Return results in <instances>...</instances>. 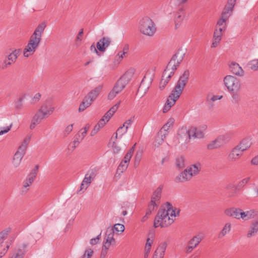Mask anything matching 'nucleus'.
<instances>
[{"mask_svg": "<svg viewBox=\"0 0 258 258\" xmlns=\"http://www.w3.org/2000/svg\"><path fill=\"white\" fill-rule=\"evenodd\" d=\"M11 230L10 228H7L0 232V240L2 242L7 238L9 233L11 232Z\"/></svg>", "mask_w": 258, "mask_h": 258, "instance_id": "43", "label": "nucleus"}, {"mask_svg": "<svg viewBox=\"0 0 258 258\" xmlns=\"http://www.w3.org/2000/svg\"><path fill=\"white\" fill-rule=\"evenodd\" d=\"M201 169V165L197 163L187 167L176 178L180 182H185L191 178L193 176L199 173Z\"/></svg>", "mask_w": 258, "mask_h": 258, "instance_id": "6", "label": "nucleus"}, {"mask_svg": "<svg viewBox=\"0 0 258 258\" xmlns=\"http://www.w3.org/2000/svg\"><path fill=\"white\" fill-rule=\"evenodd\" d=\"M175 209H173L172 205L167 203L162 206L155 218L154 226L155 228L158 227H166L171 225L174 221L175 217L178 215Z\"/></svg>", "mask_w": 258, "mask_h": 258, "instance_id": "1", "label": "nucleus"}, {"mask_svg": "<svg viewBox=\"0 0 258 258\" xmlns=\"http://www.w3.org/2000/svg\"><path fill=\"white\" fill-rule=\"evenodd\" d=\"M258 215L257 211L254 209H250L246 211L242 212L241 219L244 221H247L251 219H253Z\"/></svg>", "mask_w": 258, "mask_h": 258, "instance_id": "25", "label": "nucleus"}, {"mask_svg": "<svg viewBox=\"0 0 258 258\" xmlns=\"http://www.w3.org/2000/svg\"><path fill=\"white\" fill-rule=\"evenodd\" d=\"M21 49H16L12 51L9 55L6 56L5 59L0 65V68L5 70L14 63L21 53Z\"/></svg>", "mask_w": 258, "mask_h": 258, "instance_id": "8", "label": "nucleus"}, {"mask_svg": "<svg viewBox=\"0 0 258 258\" xmlns=\"http://www.w3.org/2000/svg\"><path fill=\"white\" fill-rule=\"evenodd\" d=\"M102 86H99L91 91L86 97L92 103L99 94Z\"/></svg>", "mask_w": 258, "mask_h": 258, "instance_id": "30", "label": "nucleus"}, {"mask_svg": "<svg viewBox=\"0 0 258 258\" xmlns=\"http://www.w3.org/2000/svg\"><path fill=\"white\" fill-rule=\"evenodd\" d=\"M184 54L176 53L173 55L168 63L162 75V79L160 82L159 89L162 90L168 84L175 71L182 61Z\"/></svg>", "mask_w": 258, "mask_h": 258, "instance_id": "3", "label": "nucleus"}, {"mask_svg": "<svg viewBox=\"0 0 258 258\" xmlns=\"http://www.w3.org/2000/svg\"><path fill=\"white\" fill-rule=\"evenodd\" d=\"M30 141V137H26L23 140L21 145L18 148V151L25 154V151Z\"/></svg>", "mask_w": 258, "mask_h": 258, "instance_id": "38", "label": "nucleus"}, {"mask_svg": "<svg viewBox=\"0 0 258 258\" xmlns=\"http://www.w3.org/2000/svg\"><path fill=\"white\" fill-rule=\"evenodd\" d=\"M90 127V125L89 124H86L85 127L82 128L80 131L79 134L77 135V137H78L80 140H83L84 137L86 136L87 132L88 131Z\"/></svg>", "mask_w": 258, "mask_h": 258, "instance_id": "40", "label": "nucleus"}, {"mask_svg": "<svg viewBox=\"0 0 258 258\" xmlns=\"http://www.w3.org/2000/svg\"><path fill=\"white\" fill-rule=\"evenodd\" d=\"M100 127L98 126L97 124L94 127V128L91 132L90 135L91 136H94L95 134H96L100 130Z\"/></svg>", "mask_w": 258, "mask_h": 258, "instance_id": "61", "label": "nucleus"}, {"mask_svg": "<svg viewBox=\"0 0 258 258\" xmlns=\"http://www.w3.org/2000/svg\"><path fill=\"white\" fill-rule=\"evenodd\" d=\"M189 73L188 71L184 72L179 78V80L173 90L169 96L167 101L163 107V112H167L171 107L173 106L176 101L181 95L182 91L185 86L189 78Z\"/></svg>", "mask_w": 258, "mask_h": 258, "instance_id": "2", "label": "nucleus"}, {"mask_svg": "<svg viewBox=\"0 0 258 258\" xmlns=\"http://www.w3.org/2000/svg\"><path fill=\"white\" fill-rule=\"evenodd\" d=\"M118 94L117 92L114 90L113 89L111 90V91L109 93L108 95V98L109 100H112L115 98L116 95Z\"/></svg>", "mask_w": 258, "mask_h": 258, "instance_id": "56", "label": "nucleus"}, {"mask_svg": "<svg viewBox=\"0 0 258 258\" xmlns=\"http://www.w3.org/2000/svg\"><path fill=\"white\" fill-rule=\"evenodd\" d=\"M223 34L219 32L214 31L211 44L212 48H215L218 46L219 43L222 39Z\"/></svg>", "mask_w": 258, "mask_h": 258, "instance_id": "32", "label": "nucleus"}, {"mask_svg": "<svg viewBox=\"0 0 258 258\" xmlns=\"http://www.w3.org/2000/svg\"><path fill=\"white\" fill-rule=\"evenodd\" d=\"M236 0H228L223 12L227 13L230 15L232 13Z\"/></svg>", "mask_w": 258, "mask_h": 258, "instance_id": "33", "label": "nucleus"}, {"mask_svg": "<svg viewBox=\"0 0 258 258\" xmlns=\"http://www.w3.org/2000/svg\"><path fill=\"white\" fill-rule=\"evenodd\" d=\"M46 24L45 23L40 24L35 29L34 33L31 36L41 41L42 34L43 33Z\"/></svg>", "mask_w": 258, "mask_h": 258, "instance_id": "27", "label": "nucleus"}, {"mask_svg": "<svg viewBox=\"0 0 258 258\" xmlns=\"http://www.w3.org/2000/svg\"><path fill=\"white\" fill-rule=\"evenodd\" d=\"M9 247L10 245L8 244L7 245L5 248H4L2 251H0V258H2L3 256H4L6 254Z\"/></svg>", "mask_w": 258, "mask_h": 258, "instance_id": "63", "label": "nucleus"}, {"mask_svg": "<svg viewBox=\"0 0 258 258\" xmlns=\"http://www.w3.org/2000/svg\"><path fill=\"white\" fill-rule=\"evenodd\" d=\"M94 253V251L90 248L86 249L84 251V254L80 257V258H91Z\"/></svg>", "mask_w": 258, "mask_h": 258, "instance_id": "46", "label": "nucleus"}, {"mask_svg": "<svg viewBox=\"0 0 258 258\" xmlns=\"http://www.w3.org/2000/svg\"><path fill=\"white\" fill-rule=\"evenodd\" d=\"M97 175V170L95 168L89 169L85 175V177L80 185L79 191L84 192L89 186L91 182L94 180Z\"/></svg>", "mask_w": 258, "mask_h": 258, "instance_id": "9", "label": "nucleus"}, {"mask_svg": "<svg viewBox=\"0 0 258 258\" xmlns=\"http://www.w3.org/2000/svg\"><path fill=\"white\" fill-rule=\"evenodd\" d=\"M12 125L13 124L11 123L10 125L4 127V130L0 131V136L9 132L11 130Z\"/></svg>", "mask_w": 258, "mask_h": 258, "instance_id": "57", "label": "nucleus"}, {"mask_svg": "<svg viewBox=\"0 0 258 258\" xmlns=\"http://www.w3.org/2000/svg\"><path fill=\"white\" fill-rule=\"evenodd\" d=\"M54 108L46 104L42 105L33 116L30 125L31 130L34 129L36 125L39 124L45 118L49 116L53 112Z\"/></svg>", "mask_w": 258, "mask_h": 258, "instance_id": "4", "label": "nucleus"}, {"mask_svg": "<svg viewBox=\"0 0 258 258\" xmlns=\"http://www.w3.org/2000/svg\"><path fill=\"white\" fill-rule=\"evenodd\" d=\"M41 95L39 93H36L32 99V103H35L40 99Z\"/></svg>", "mask_w": 258, "mask_h": 258, "instance_id": "59", "label": "nucleus"}, {"mask_svg": "<svg viewBox=\"0 0 258 258\" xmlns=\"http://www.w3.org/2000/svg\"><path fill=\"white\" fill-rule=\"evenodd\" d=\"M223 83L229 92L240 91L241 84L239 79L232 75H227L223 79Z\"/></svg>", "mask_w": 258, "mask_h": 258, "instance_id": "7", "label": "nucleus"}, {"mask_svg": "<svg viewBox=\"0 0 258 258\" xmlns=\"http://www.w3.org/2000/svg\"><path fill=\"white\" fill-rule=\"evenodd\" d=\"M38 166H36L35 168H34L31 172L28 175L27 177L26 178V180L29 183H32L33 182L34 180L36 177V175L37 174Z\"/></svg>", "mask_w": 258, "mask_h": 258, "instance_id": "36", "label": "nucleus"}, {"mask_svg": "<svg viewBox=\"0 0 258 258\" xmlns=\"http://www.w3.org/2000/svg\"><path fill=\"white\" fill-rule=\"evenodd\" d=\"M242 210L239 208H229L225 210V213L228 216L233 217L237 219H241Z\"/></svg>", "mask_w": 258, "mask_h": 258, "instance_id": "22", "label": "nucleus"}, {"mask_svg": "<svg viewBox=\"0 0 258 258\" xmlns=\"http://www.w3.org/2000/svg\"><path fill=\"white\" fill-rule=\"evenodd\" d=\"M108 249H109V248L102 245L100 257V258H105L107 254Z\"/></svg>", "mask_w": 258, "mask_h": 258, "instance_id": "53", "label": "nucleus"}, {"mask_svg": "<svg viewBox=\"0 0 258 258\" xmlns=\"http://www.w3.org/2000/svg\"><path fill=\"white\" fill-rule=\"evenodd\" d=\"M229 139L230 137L227 134L220 135L215 140L209 144L207 146V148L209 150H213L219 148L228 143Z\"/></svg>", "mask_w": 258, "mask_h": 258, "instance_id": "13", "label": "nucleus"}, {"mask_svg": "<svg viewBox=\"0 0 258 258\" xmlns=\"http://www.w3.org/2000/svg\"><path fill=\"white\" fill-rule=\"evenodd\" d=\"M24 153L21 152L19 151H18L16 152L15 155H14V157L12 161L13 166L15 168L18 167L21 162L22 159H23Z\"/></svg>", "mask_w": 258, "mask_h": 258, "instance_id": "28", "label": "nucleus"}, {"mask_svg": "<svg viewBox=\"0 0 258 258\" xmlns=\"http://www.w3.org/2000/svg\"><path fill=\"white\" fill-rule=\"evenodd\" d=\"M73 128V124L68 125L63 132L64 137H67L72 131Z\"/></svg>", "mask_w": 258, "mask_h": 258, "instance_id": "52", "label": "nucleus"}, {"mask_svg": "<svg viewBox=\"0 0 258 258\" xmlns=\"http://www.w3.org/2000/svg\"><path fill=\"white\" fill-rule=\"evenodd\" d=\"M40 42V40L31 36L27 45L24 49V56L26 57H28L29 56L32 55L38 47Z\"/></svg>", "mask_w": 258, "mask_h": 258, "instance_id": "10", "label": "nucleus"}, {"mask_svg": "<svg viewBox=\"0 0 258 258\" xmlns=\"http://www.w3.org/2000/svg\"><path fill=\"white\" fill-rule=\"evenodd\" d=\"M81 141V140H80V139L76 136L74 141L70 144L69 150H74L79 145Z\"/></svg>", "mask_w": 258, "mask_h": 258, "instance_id": "47", "label": "nucleus"}, {"mask_svg": "<svg viewBox=\"0 0 258 258\" xmlns=\"http://www.w3.org/2000/svg\"><path fill=\"white\" fill-rule=\"evenodd\" d=\"M258 232V221H255L251 223L249 229L247 232V237H251L254 236Z\"/></svg>", "mask_w": 258, "mask_h": 258, "instance_id": "31", "label": "nucleus"}, {"mask_svg": "<svg viewBox=\"0 0 258 258\" xmlns=\"http://www.w3.org/2000/svg\"><path fill=\"white\" fill-rule=\"evenodd\" d=\"M134 152V147H133L126 153L123 160L120 162L119 166H118V171L120 172L121 173H123L126 170Z\"/></svg>", "mask_w": 258, "mask_h": 258, "instance_id": "14", "label": "nucleus"}, {"mask_svg": "<svg viewBox=\"0 0 258 258\" xmlns=\"http://www.w3.org/2000/svg\"><path fill=\"white\" fill-rule=\"evenodd\" d=\"M154 238L153 237L151 238H148L146 240V243L145 246V250L151 251V246L153 243Z\"/></svg>", "mask_w": 258, "mask_h": 258, "instance_id": "48", "label": "nucleus"}, {"mask_svg": "<svg viewBox=\"0 0 258 258\" xmlns=\"http://www.w3.org/2000/svg\"><path fill=\"white\" fill-rule=\"evenodd\" d=\"M204 238V234L202 233H198L194 236L188 242V245L186 248V252L190 253L195 248Z\"/></svg>", "mask_w": 258, "mask_h": 258, "instance_id": "16", "label": "nucleus"}, {"mask_svg": "<svg viewBox=\"0 0 258 258\" xmlns=\"http://www.w3.org/2000/svg\"><path fill=\"white\" fill-rule=\"evenodd\" d=\"M250 163L253 165H258V155L251 160Z\"/></svg>", "mask_w": 258, "mask_h": 258, "instance_id": "64", "label": "nucleus"}, {"mask_svg": "<svg viewBox=\"0 0 258 258\" xmlns=\"http://www.w3.org/2000/svg\"><path fill=\"white\" fill-rule=\"evenodd\" d=\"M23 105V103H22L20 102H19L17 100H16L15 102V103H14L15 108L17 110H20V109H22Z\"/></svg>", "mask_w": 258, "mask_h": 258, "instance_id": "62", "label": "nucleus"}, {"mask_svg": "<svg viewBox=\"0 0 258 258\" xmlns=\"http://www.w3.org/2000/svg\"><path fill=\"white\" fill-rule=\"evenodd\" d=\"M114 235L113 229H108L104 238L103 245L109 248L111 246H115L116 245V240L114 238Z\"/></svg>", "mask_w": 258, "mask_h": 258, "instance_id": "18", "label": "nucleus"}, {"mask_svg": "<svg viewBox=\"0 0 258 258\" xmlns=\"http://www.w3.org/2000/svg\"><path fill=\"white\" fill-rule=\"evenodd\" d=\"M111 40L108 37H103L97 43L96 47L95 45H92L90 49L92 51L98 53L96 48L100 51H104L109 45Z\"/></svg>", "mask_w": 258, "mask_h": 258, "instance_id": "15", "label": "nucleus"}, {"mask_svg": "<svg viewBox=\"0 0 258 258\" xmlns=\"http://www.w3.org/2000/svg\"><path fill=\"white\" fill-rule=\"evenodd\" d=\"M229 68L230 72L236 76L242 77L244 76V72L238 63L232 61L230 62Z\"/></svg>", "mask_w": 258, "mask_h": 258, "instance_id": "20", "label": "nucleus"}, {"mask_svg": "<svg viewBox=\"0 0 258 258\" xmlns=\"http://www.w3.org/2000/svg\"><path fill=\"white\" fill-rule=\"evenodd\" d=\"M112 229L113 230H115L116 232H122L124 230V226L121 224H115Z\"/></svg>", "mask_w": 258, "mask_h": 258, "instance_id": "51", "label": "nucleus"}, {"mask_svg": "<svg viewBox=\"0 0 258 258\" xmlns=\"http://www.w3.org/2000/svg\"><path fill=\"white\" fill-rule=\"evenodd\" d=\"M128 82V78L125 74L117 81L113 89L119 93L124 89Z\"/></svg>", "mask_w": 258, "mask_h": 258, "instance_id": "19", "label": "nucleus"}, {"mask_svg": "<svg viewBox=\"0 0 258 258\" xmlns=\"http://www.w3.org/2000/svg\"><path fill=\"white\" fill-rule=\"evenodd\" d=\"M166 247V242L160 243L155 251L153 258H163Z\"/></svg>", "mask_w": 258, "mask_h": 258, "instance_id": "23", "label": "nucleus"}, {"mask_svg": "<svg viewBox=\"0 0 258 258\" xmlns=\"http://www.w3.org/2000/svg\"><path fill=\"white\" fill-rule=\"evenodd\" d=\"M243 152L236 146L230 151L227 156V160L230 162H235L239 160Z\"/></svg>", "mask_w": 258, "mask_h": 258, "instance_id": "17", "label": "nucleus"}, {"mask_svg": "<svg viewBox=\"0 0 258 258\" xmlns=\"http://www.w3.org/2000/svg\"><path fill=\"white\" fill-rule=\"evenodd\" d=\"M167 135V133L162 134V131H160L155 137L153 145L155 148L159 147L163 142Z\"/></svg>", "mask_w": 258, "mask_h": 258, "instance_id": "29", "label": "nucleus"}, {"mask_svg": "<svg viewBox=\"0 0 258 258\" xmlns=\"http://www.w3.org/2000/svg\"><path fill=\"white\" fill-rule=\"evenodd\" d=\"M92 102L90 101L88 98L85 97L81 103L80 104L78 111L79 112H82L85 110L86 108L89 107L91 104Z\"/></svg>", "mask_w": 258, "mask_h": 258, "instance_id": "37", "label": "nucleus"}, {"mask_svg": "<svg viewBox=\"0 0 258 258\" xmlns=\"http://www.w3.org/2000/svg\"><path fill=\"white\" fill-rule=\"evenodd\" d=\"M101 237V233L97 236L96 237L92 238L90 240V244L93 245L98 243Z\"/></svg>", "mask_w": 258, "mask_h": 258, "instance_id": "54", "label": "nucleus"}, {"mask_svg": "<svg viewBox=\"0 0 258 258\" xmlns=\"http://www.w3.org/2000/svg\"><path fill=\"white\" fill-rule=\"evenodd\" d=\"M108 121H107L106 119H105V117H104V115L102 117V118L98 121L97 125L101 128L105 125V124Z\"/></svg>", "mask_w": 258, "mask_h": 258, "instance_id": "55", "label": "nucleus"}, {"mask_svg": "<svg viewBox=\"0 0 258 258\" xmlns=\"http://www.w3.org/2000/svg\"><path fill=\"white\" fill-rule=\"evenodd\" d=\"M32 183H29L27 180L25 179L23 181V186L21 188V192L22 194H25L27 192V191L29 190V187Z\"/></svg>", "mask_w": 258, "mask_h": 258, "instance_id": "44", "label": "nucleus"}, {"mask_svg": "<svg viewBox=\"0 0 258 258\" xmlns=\"http://www.w3.org/2000/svg\"><path fill=\"white\" fill-rule=\"evenodd\" d=\"M239 92L240 91L230 92H229L231 95L232 102L234 103H238L241 100L240 96L239 94Z\"/></svg>", "mask_w": 258, "mask_h": 258, "instance_id": "42", "label": "nucleus"}, {"mask_svg": "<svg viewBox=\"0 0 258 258\" xmlns=\"http://www.w3.org/2000/svg\"><path fill=\"white\" fill-rule=\"evenodd\" d=\"M231 229V224L229 222H227L225 223L224 227L221 230V231L219 232L218 234V237L219 238H222L223 237H224L226 234L229 233Z\"/></svg>", "mask_w": 258, "mask_h": 258, "instance_id": "34", "label": "nucleus"}, {"mask_svg": "<svg viewBox=\"0 0 258 258\" xmlns=\"http://www.w3.org/2000/svg\"><path fill=\"white\" fill-rule=\"evenodd\" d=\"M127 130H126V128H125L124 127H123V126L119 127L117 129L116 132L115 133V139H116L117 138L118 135H119L120 137H121L123 135H124L125 133H126V132H127Z\"/></svg>", "mask_w": 258, "mask_h": 258, "instance_id": "50", "label": "nucleus"}, {"mask_svg": "<svg viewBox=\"0 0 258 258\" xmlns=\"http://www.w3.org/2000/svg\"><path fill=\"white\" fill-rule=\"evenodd\" d=\"M252 145V138L250 136L244 138L236 146L243 152L248 150Z\"/></svg>", "mask_w": 258, "mask_h": 258, "instance_id": "21", "label": "nucleus"}, {"mask_svg": "<svg viewBox=\"0 0 258 258\" xmlns=\"http://www.w3.org/2000/svg\"><path fill=\"white\" fill-rule=\"evenodd\" d=\"M176 166L179 168H182L184 167V159L183 157L180 156L176 158Z\"/></svg>", "mask_w": 258, "mask_h": 258, "instance_id": "49", "label": "nucleus"}, {"mask_svg": "<svg viewBox=\"0 0 258 258\" xmlns=\"http://www.w3.org/2000/svg\"><path fill=\"white\" fill-rule=\"evenodd\" d=\"M184 18V14L182 11L177 12L174 16V29H178L181 25Z\"/></svg>", "mask_w": 258, "mask_h": 258, "instance_id": "24", "label": "nucleus"}, {"mask_svg": "<svg viewBox=\"0 0 258 258\" xmlns=\"http://www.w3.org/2000/svg\"><path fill=\"white\" fill-rule=\"evenodd\" d=\"M162 187L159 186L154 192L151 201L148 206V212L147 214L151 213L152 211L157 209L160 203V200L162 192Z\"/></svg>", "mask_w": 258, "mask_h": 258, "instance_id": "11", "label": "nucleus"}, {"mask_svg": "<svg viewBox=\"0 0 258 258\" xmlns=\"http://www.w3.org/2000/svg\"><path fill=\"white\" fill-rule=\"evenodd\" d=\"M120 104V102L112 106L105 114L104 117L107 121H109L111 117L116 111Z\"/></svg>", "mask_w": 258, "mask_h": 258, "instance_id": "35", "label": "nucleus"}, {"mask_svg": "<svg viewBox=\"0 0 258 258\" xmlns=\"http://www.w3.org/2000/svg\"><path fill=\"white\" fill-rule=\"evenodd\" d=\"M230 16L231 15L228 13L222 12L221 16L217 22L216 26L223 28H226L227 22Z\"/></svg>", "mask_w": 258, "mask_h": 258, "instance_id": "26", "label": "nucleus"}, {"mask_svg": "<svg viewBox=\"0 0 258 258\" xmlns=\"http://www.w3.org/2000/svg\"><path fill=\"white\" fill-rule=\"evenodd\" d=\"M133 118H131L127 120H126L123 124L122 126H123L125 128H126V130L128 129V127L132 124V123L133 122Z\"/></svg>", "mask_w": 258, "mask_h": 258, "instance_id": "58", "label": "nucleus"}, {"mask_svg": "<svg viewBox=\"0 0 258 258\" xmlns=\"http://www.w3.org/2000/svg\"><path fill=\"white\" fill-rule=\"evenodd\" d=\"M112 149L113 153L115 154L118 153L120 150V147L116 145L114 141L113 142Z\"/></svg>", "mask_w": 258, "mask_h": 258, "instance_id": "60", "label": "nucleus"}, {"mask_svg": "<svg viewBox=\"0 0 258 258\" xmlns=\"http://www.w3.org/2000/svg\"><path fill=\"white\" fill-rule=\"evenodd\" d=\"M139 29L141 33L149 36H153L156 30L154 23L149 17H145L141 20Z\"/></svg>", "mask_w": 258, "mask_h": 258, "instance_id": "5", "label": "nucleus"}, {"mask_svg": "<svg viewBox=\"0 0 258 258\" xmlns=\"http://www.w3.org/2000/svg\"><path fill=\"white\" fill-rule=\"evenodd\" d=\"M174 122V119L173 118L169 119L168 122L165 124L160 131H162V134L167 133L168 134V131L170 127L173 126Z\"/></svg>", "mask_w": 258, "mask_h": 258, "instance_id": "39", "label": "nucleus"}, {"mask_svg": "<svg viewBox=\"0 0 258 258\" xmlns=\"http://www.w3.org/2000/svg\"><path fill=\"white\" fill-rule=\"evenodd\" d=\"M207 126L203 124L198 127L191 126L188 129V139H202L204 137V132L207 130Z\"/></svg>", "mask_w": 258, "mask_h": 258, "instance_id": "12", "label": "nucleus"}, {"mask_svg": "<svg viewBox=\"0 0 258 258\" xmlns=\"http://www.w3.org/2000/svg\"><path fill=\"white\" fill-rule=\"evenodd\" d=\"M250 179V177H247L240 180L236 187V189H239L244 186L249 181Z\"/></svg>", "mask_w": 258, "mask_h": 258, "instance_id": "45", "label": "nucleus"}, {"mask_svg": "<svg viewBox=\"0 0 258 258\" xmlns=\"http://www.w3.org/2000/svg\"><path fill=\"white\" fill-rule=\"evenodd\" d=\"M177 135L179 139H188V130H187L185 127H182L179 130Z\"/></svg>", "mask_w": 258, "mask_h": 258, "instance_id": "41", "label": "nucleus"}]
</instances>
